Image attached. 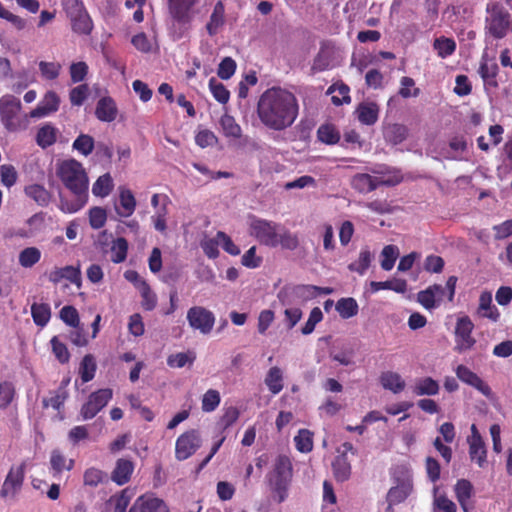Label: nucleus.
<instances>
[{"instance_id": "f257e3e1", "label": "nucleus", "mask_w": 512, "mask_h": 512, "mask_svg": "<svg viewBox=\"0 0 512 512\" xmlns=\"http://www.w3.org/2000/svg\"><path fill=\"white\" fill-rule=\"evenodd\" d=\"M256 113L267 129L284 131L294 124L299 115L298 99L287 89L272 87L260 95Z\"/></svg>"}, {"instance_id": "f03ea898", "label": "nucleus", "mask_w": 512, "mask_h": 512, "mask_svg": "<svg viewBox=\"0 0 512 512\" xmlns=\"http://www.w3.org/2000/svg\"><path fill=\"white\" fill-rule=\"evenodd\" d=\"M56 174L72 194V198L60 195L59 209L67 214L81 210L88 201L89 186L83 165L75 159L64 160L58 164Z\"/></svg>"}, {"instance_id": "7ed1b4c3", "label": "nucleus", "mask_w": 512, "mask_h": 512, "mask_svg": "<svg viewBox=\"0 0 512 512\" xmlns=\"http://www.w3.org/2000/svg\"><path fill=\"white\" fill-rule=\"evenodd\" d=\"M292 475L293 467L290 458L286 455H279L275 459L273 471L269 475V484L278 495L279 502H283L287 497Z\"/></svg>"}, {"instance_id": "20e7f679", "label": "nucleus", "mask_w": 512, "mask_h": 512, "mask_svg": "<svg viewBox=\"0 0 512 512\" xmlns=\"http://www.w3.org/2000/svg\"><path fill=\"white\" fill-rule=\"evenodd\" d=\"M487 17L485 29L495 39H502L507 35L511 24V15L500 3H489L486 7Z\"/></svg>"}, {"instance_id": "39448f33", "label": "nucleus", "mask_w": 512, "mask_h": 512, "mask_svg": "<svg viewBox=\"0 0 512 512\" xmlns=\"http://www.w3.org/2000/svg\"><path fill=\"white\" fill-rule=\"evenodd\" d=\"M403 177L400 171H394L393 174L387 178L379 179L367 173H358L352 177L351 186L359 193L367 194L376 190L379 186H395L401 183Z\"/></svg>"}, {"instance_id": "423d86ee", "label": "nucleus", "mask_w": 512, "mask_h": 512, "mask_svg": "<svg viewBox=\"0 0 512 512\" xmlns=\"http://www.w3.org/2000/svg\"><path fill=\"white\" fill-rule=\"evenodd\" d=\"M281 225L273 221L254 217L250 223V234L265 246L277 247V237Z\"/></svg>"}, {"instance_id": "0eeeda50", "label": "nucleus", "mask_w": 512, "mask_h": 512, "mask_svg": "<svg viewBox=\"0 0 512 512\" xmlns=\"http://www.w3.org/2000/svg\"><path fill=\"white\" fill-rule=\"evenodd\" d=\"M22 104L19 98L6 94L0 98V118L8 131H16L20 126L19 114Z\"/></svg>"}, {"instance_id": "6e6552de", "label": "nucleus", "mask_w": 512, "mask_h": 512, "mask_svg": "<svg viewBox=\"0 0 512 512\" xmlns=\"http://www.w3.org/2000/svg\"><path fill=\"white\" fill-rule=\"evenodd\" d=\"M202 445V437L197 429H189L182 433L175 443V458L184 461L195 454Z\"/></svg>"}, {"instance_id": "1a4fd4ad", "label": "nucleus", "mask_w": 512, "mask_h": 512, "mask_svg": "<svg viewBox=\"0 0 512 512\" xmlns=\"http://www.w3.org/2000/svg\"><path fill=\"white\" fill-rule=\"evenodd\" d=\"M313 285H285L282 287L277 298L283 306L297 305L313 299Z\"/></svg>"}, {"instance_id": "9d476101", "label": "nucleus", "mask_w": 512, "mask_h": 512, "mask_svg": "<svg viewBox=\"0 0 512 512\" xmlns=\"http://www.w3.org/2000/svg\"><path fill=\"white\" fill-rule=\"evenodd\" d=\"M474 324L468 316L460 317L455 326L454 351L464 353L474 347L476 339L472 336Z\"/></svg>"}, {"instance_id": "9b49d317", "label": "nucleus", "mask_w": 512, "mask_h": 512, "mask_svg": "<svg viewBox=\"0 0 512 512\" xmlns=\"http://www.w3.org/2000/svg\"><path fill=\"white\" fill-rule=\"evenodd\" d=\"M113 392L110 388L99 389L91 393L88 400L82 405L81 416L84 420L94 418L112 399Z\"/></svg>"}, {"instance_id": "f8f14e48", "label": "nucleus", "mask_w": 512, "mask_h": 512, "mask_svg": "<svg viewBox=\"0 0 512 512\" xmlns=\"http://www.w3.org/2000/svg\"><path fill=\"white\" fill-rule=\"evenodd\" d=\"M187 321L191 328L202 334H209L215 324L214 314L202 306H193L187 311Z\"/></svg>"}, {"instance_id": "ddd939ff", "label": "nucleus", "mask_w": 512, "mask_h": 512, "mask_svg": "<svg viewBox=\"0 0 512 512\" xmlns=\"http://www.w3.org/2000/svg\"><path fill=\"white\" fill-rule=\"evenodd\" d=\"M25 468V462L21 463L17 467L10 468L0 490V496L2 498H7L9 496L15 497L23 485L25 478Z\"/></svg>"}, {"instance_id": "4468645a", "label": "nucleus", "mask_w": 512, "mask_h": 512, "mask_svg": "<svg viewBox=\"0 0 512 512\" xmlns=\"http://www.w3.org/2000/svg\"><path fill=\"white\" fill-rule=\"evenodd\" d=\"M197 0H168L169 13L178 24L188 26L192 20V8Z\"/></svg>"}, {"instance_id": "2eb2a0df", "label": "nucleus", "mask_w": 512, "mask_h": 512, "mask_svg": "<svg viewBox=\"0 0 512 512\" xmlns=\"http://www.w3.org/2000/svg\"><path fill=\"white\" fill-rule=\"evenodd\" d=\"M455 374L460 381L475 388L485 397L490 398L492 396L490 386L467 366L463 364L458 365L455 368Z\"/></svg>"}, {"instance_id": "dca6fc26", "label": "nucleus", "mask_w": 512, "mask_h": 512, "mask_svg": "<svg viewBox=\"0 0 512 512\" xmlns=\"http://www.w3.org/2000/svg\"><path fill=\"white\" fill-rule=\"evenodd\" d=\"M469 457L471 461L483 468L487 464V449L475 424L471 426V436L468 438Z\"/></svg>"}, {"instance_id": "f3484780", "label": "nucleus", "mask_w": 512, "mask_h": 512, "mask_svg": "<svg viewBox=\"0 0 512 512\" xmlns=\"http://www.w3.org/2000/svg\"><path fill=\"white\" fill-rule=\"evenodd\" d=\"M129 512H169V509L162 499L145 494L134 501Z\"/></svg>"}, {"instance_id": "a211bd4d", "label": "nucleus", "mask_w": 512, "mask_h": 512, "mask_svg": "<svg viewBox=\"0 0 512 512\" xmlns=\"http://www.w3.org/2000/svg\"><path fill=\"white\" fill-rule=\"evenodd\" d=\"M64 279L79 286L81 283L80 266L67 265L61 268L55 267L48 274V280L53 284H58Z\"/></svg>"}, {"instance_id": "6ab92c4d", "label": "nucleus", "mask_w": 512, "mask_h": 512, "mask_svg": "<svg viewBox=\"0 0 512 512\" xmlns=\"http://www.w3.org/2000/svg\"><path fill=\"white\" fill-rule=\"evenodd\" d=\"M60 98L54 91L45 93L42 100L38 103L36 108L30 111L31 118H42L59 109Z\"/></svg>"}, {"instance_id": "aec40b11", "label": "nucleus", "mask_w": 512, "mask_h": 512, "mask_svg": "<svg viewBox=\"0 0 512 512\" xmlns=\"http://www.w3.org/2000/svg\"><path fill=\"white\" fill-rule=\"evenodd\" d=\"M445 289L440 284H433L418 292L417 301L427 310H431L437 306V302L442 300Z\"/></svg>"}, {"instance_id": "412c9836", "label": "nucleus", "mask_w": 512, "mask_h": 512, "mask_svg": "<svg viewBox=\"0 0 512 512\" xmlns=\"http://www.w3.org/2000/svg\"><path fill=\"white\" fill-rule=\"evenodd\" d=\"M118 108L113 98L106 96L98 100L95 115L102 122H112L116 119Z\"/></svg>"}, {"instance_id": "4be33fe9", "label": "nucleus", "mask_w": 512, "mask_h": 512, "mask_svg": "<svg viewBox=\"0 0 512 512\" xmlns=\"http://www.w3.org/2000/svg\"><path fill=\"white\" fill-rule=\"evenodd\" d=\"M133 471L134 463L129 459L120 458L111 473V480L119 486L125 485L130 481Z\"/></svg>"}, {"instance_id": "5701e85b", "label": "nucleus", "mask_w": 512, "mask_h": 512, "mask_svg": "<svg viewBox=\"0 0 512 512\" xmlns=\"http://www.w3.org/2000/svg\"><path fill=\"white\" fill-rule=\"evenodd\" d=\"M499 72L498 64L494 60H488L483 56L480 62L478 73L485 84L492 88L498 87L497 75Z\"/></svg>"}, {"instance_id": "b1692460", "label": "nucleus", "mask_w": 512, "mask_h": 512, "mask_svg": "<svg viewBox=\"0 0 512 512\" xmlns=\"http://www.w3.org/2000/svg\"><path fill=\"white\" fill-rule=\"evenodd\" d=\"M136 208V199L130 189L120 188L119 205L116 206V212L121 217L131 216Z\"/></svg>"}, {"instance_id": "393cba45", "label": "nucleus", "mask_w": 512, "mask_h": 512, "mask_svg": "<svg viewBox=\"0 0 512 512\" xmlns=\"http://www.w3.org/2000/svg\"><path fill=\"white\" fill-rule=\"evenodd\" d=\"M383 136L386 142L398 145L407 138L408 128L399 123L387 124L383 127Z\"/></svg>"}, {"instance_id": "a878e982", "label": "nucleus", "mask_w": 512, "mask_h": 512, "mask_svg": "<svg viewBox=\"0 0 512 512\" xmlns=\"http://www.w3.org/2000/svg\"><path fill=\"white\" fill-rule=\"evenodd\" d=\"M225 22V7L222 1L216 2L213 11L210 15V19L206 24V30L210 36H214L218 33L219 29L224 25Z\"/></svg>"}, {"instance_id": "bb28decb", "label": "nucleus", "mask_w": 512, "mask_h": 512, "mask_svg": "<svg viewBox=\"0 0 512 512\" xmlns=\"http://www.w3.org/2000/svg\"><path fill=\"white\" fill-rule=\"evenodd\" d=\"M455 496L464 512H469L468 501L473 495V485L467 479H459L454 486Z\"/></svg>"}, {"instance_id": "cd10ccee", "label": "nucleus", "mask_w": 512, "mask_h": 512, "mask_svg": "<svg viewBox=\"0 0 512 512\" xmlns=\"http://www.w3.org/2000/svg\"><path fill=\"white\" fill-rule=\"evenodd\" d=\"M380 383L386 390L398 394L404 390L406 384L401 375L397 372L386 371L380 376Z\"/></svg>"}, {"instance_id": "c85d7f7f", "label": "nucleus", "mask_w": 512, "mask_h": 512, "mask_svg": "<svg viewBox=\"0 0 512 512\" xmlns=\"http://www.w3.org/2000/svg\"><path fill=\"white\" fill-rule=\"evenodd\" d=\"M358 120L364 125H373L377 122L379 108L375 103H361L356 110Z\"/></svg>"}, {"instance_id": "c756f323", "label": "nucleus", "mask_w": 512, "mask_h": 512, "mask_svg": "<svg viewBox=\"0 0 512 512\" xmlns=\"http://www.w3.org/2000/svg\"><path fill=\"white\" fill-rule=\"evenodd\" d=\"M58 129L52 124L40 127L36 134V143L42 149L52 146L57 141Z\"/></svg>"}, {"instance_id": "7c9ffc66", "label": "nucleus", "mask_w": 512, "mask_h": 512, "mask_svg": "<svg viewBox=\"0 0 512 512\" xmlns=\"http://www.w3.org/2000/svg\"><path fill=\"white\" fill-rule=\"evenodd\" d=\"M439 383L431 377H424L416 381L412 388L416 396H434L439 393Z\"/></svg>"}, {"instance_id": "2f4dec72", "label": "nucleus", "mask_w": 512, "mask_h": 512, "mask_svg": "<svg viewBox=\"0 0 512 512\" xmlns=\"http://www.w3.org/2000/svg\"><path fill=\"white\" fill-rule=\"evenodd\" d=\"M73 32L79 35H89L93 29V22L87 11L69 18Z\"/></svg>"}, {"instance_id": "473e14b6", "label": "nucleus", "mask_w": 512, "mask_h": 512, "mask_svg": "<svg viewBox=\"0 0 512 512\" xmlns=\"http://www.w3.org/2000/svg\"><path fill=\"white\" fill-rule=\"evenodd\" d=\"M334 477L339 482H344L351 475V465L346 454L338 455L332 462Z\"/></svg>"}, {"instance_id": "72a5a7b5", "label": "nucleus", "mask_w": 512, "mask_h": 512, "mask_svg": "<svg viewBox=\"0 0 512 512\" xmlns=\"http://www.w3.org/2000/svg\"><path fill=\"white\" fill-rule=\"evenodd\" d=\"M479 313L492 321H497L500 317L498 309L492 305V294L484 291L479 298Z\"/></svg>"}, {"instance_id": "f704fd0d", "label": "nucleus", "mask_w": 512, "mask_h": 512, "mask_svg": "<svg viewBox=\"0 0 512 512\" xmlns=\"http://www.w3.org/2000/svg\"><path fill=\"white\" fill-rule=\"evenodd\" d=\"M31 316L37 326H46L51 318L50 305L48 303H33L31 305Z\"/></svg>"}, {"instance_id": "c9c22d12", "label": "nucleus", "mask_w": 512, "mask_h": 512, "mask_svg": "<svg viewBox=\"0 0 512 512\" xmlns=\"http://www.w3.org/2000/svg\"><path fill=\"white\" fill-rule=\"evenodd\" d=\"M317 138L324 144L334 145L340 141V133L335 125L331 123H325L320 125L318 128Z\"/></svg>"}, {"instance_id": "e433bc0d", "label": "nucleus", "mask_w": 512, "mask_h": 512, "mask_svg": "<svg viewBox=\"0 0 512 512\" xmlns=\"http://www.w3.org/2000/svg\"><path fill=\"white\" fill-rule=\"evenodd\" d=\"M25 194L40 206H47L51 200L50 192L39 184H32L25 187Z\"/></svg>"}, {"instance_id": "4c0bfd02", "label": "nucleus", "mask_w": 512, "mask_h": 512, "mask_svg": "<svg viewBox=\"0 0 512 512\" xmlns=\"http://www.w3.org/2000/svg\"><path fill=\"white\" fill-rule=\"evenodd\" d=\"M456 42L453 38H448L445 36H440L435 38L433 42V49L436 51L437 55L445 59L451 56L456 51Z\"/></svg>"}, {"instance_id": "58836bf2", "label": "nucleus", "mask_w": 512, "mask_h": 512, "mask_svg": "<svg viewBox=\"0 0 512 512\" xmlns=\"http://www.w3.org/2000/svg\"><path fill=\"white\" fill-rule=\"evenodd\" d=\"M336 311L343 319H349L358 314L359 306L352 297L341 298L336 303Z\"/></svg>"}, {"instance_id": "ea45409f", "label": "nucleus", "mask_w": 512, "mask_h": 512, "mask_svg": "<svg viewBox=\"0 0 512 512\" xmlns=\"http://www.w3.org/2000/svg\"><path fill=\"white\" fill-rule=\"evenodd\" d=\"M411 492L412 485L410 483H402L389 489L386 500L390 502V504L397 505L404 502Z\"/></svg>"}, {"instance_id": "a19ab883", "label": "nucleus", "mask_w": 512, "mask_h": 512, "mask_svg": "<svg viewBox=\"0 0 512 512\" xmlns=\"http://www.w3.org/2000/svg\"><path fill=\"white\" fill-rule=\"evenodd\" d=\"M265 384L272 394H278L283 389V374L279 367H271L266 375Z\"/></svg>"}, {"instance_id": "79ce46f5", "label": "nucleus", "mask_w": 512, "mask_h": 512, "mask_svg": "<svg viewBox=\"0 0 512 512\" xmlns=\"http://www.w3.org/2000/svg\"><path fill=\"white\" fill-rule=\"evenodd\" d=\"M97 365L95 358L92 354H86L80 363L79 374L82 382L87 383L91 381L96 373Z\"/></svg>"}, {"instance_id": "37998d69", "label": "nucleus", "mask_w": 512, "mask_h": 512, "mask_svg": "<svg viewBox=\"0 0 512 512\" xmlns=\"http://www.w3.org/2000/svg\"><path fill=\"white\" fill-rule=\"evenodd\" d=\"M220 125L226 137L238 139L242 135V129L233 116L224 114L220 118Z\"/></svg>"}, {"instance_id": "c03bdc74", "label": "nucleus", "mask_w": 512, "mask_h": 512, "mask_svg": "<svg viewBox=\"0 0 512 512\" xmlns=\"http://www.w3.org/2000/svg\"><path fill=\"white\" fill-rule=\"evenodd\" d=\"M195 359L196 353L194 351L179 352L169 355L167 364L172 368H183L186 365H192Z\"/></svg>"}, {"instance_id": "a18cd8bd", "label": "nucleus", "mask_w": 512, "mask_h": 512, "mask_svg": "<svg viewBox=\"0 0 512 512\" xmlns=\"http://www.w3.org/2000/svg\"><path fill=\"white\" fill-rule=\"evenodd\" d=\"M281 246L285 250H295L299 246V239L297 234L290 232L285 227L281 226L277 237V246Z\"/></svg>"}, {"instance_id": "49530a36", "label": "nucleus", "mask_w": 512, "mask_h": 512, "mask_svg": "<svg viewBox=\"0 0 512 512\" xmlns=\"http://www.w3.org/2000/svg\"><path fill=\"white\" fill-rule=\"evenodd\" d=\"M41 259V251L37 247H27L18 256L19 264L24 268H31Z\"/></svg>"}, {"instance_id": "de8ad7c7", "label": "nucleus", "mask_w": 512, "mask_h": 512, "mask_svg": "<svg viewBox=\"0 0 512 512\" xmlns=\"http://www.w3.org/2000/svg\"><path fill=\"white\" fill-rule=\"evenodd\" d=\"M296 449L301 453H309L313 449V433L308 429H300L294 437Z\"/></svg>"}, {"instance_id": "09e8293b", "label": "nucleus", "mask_w": 512, "mask_h": 512, "mask_svg": "<svg viewBox=\"0 0 512 512\" xmlns=\"http://www.w3.org/2000/svg\"><path fill=\"white\" fill-rule=\"evenodd\" d=\"M140 294L142 297L141 306L145 311H152L157 305V296L151 290L149 284L142 280L140 282Z\"/></svg>"}, {"instance_id": "8fccbe9b", "label": "nucleus", "mask_w": 512, "mask_h": 512, "mask_svg": "<svg viewBox=\"0 0 512 512\" xmlns=\"http://www.w3.org/2000/svg\"><path fill=\"white\" fill-rule=\"evenodd\" d=\"M113 189V179L109 173L100 176L92 186V193L95 196L106 197Z\"/></svg>"}, {"instance_id": "3c124183", "label": "nucleus", "mask_w": 512, "mask_h": 512, "mask_svg": "<svg viewBox=\"0 0 512 512\" xmlns=\"http://www.w3.org/2000/svg\"><path fill=\"white\" fill-rule=\"evenodd\" d=\"M128 241L123 237H118L111 245V261L113 263H122L127 258Z\"/></svg>"}, {"instance_id": "603ef678", "label": "nucleus", "mask_w": 512, "mask_h": 512, "mask_svg": "<svg viewBox=\"0 0 512 512\" xmlns=\"http://www.w3.org/2000/svg\"><path fill=\"white\" fill-rule=\"evenodd\" d=\"M52 352L55 358L61 364H67L70 361V352L65 343L59 340L58 336H53L50 340Z\"/></svg>"}, {"instance_id": "864d4df0", "label": "nucleus", "mask_w": 512, "mask_h": 512, "mask_svg": "<svg viewBox=\"0 0 512 512\" xmlns=\"http://www.w3.org/2000/svg\"><path fill=\"white\" fill-rule=\"evenodd\" d=\"M372 261V254L368 248L360 251L358 259L349 264L348 268L350 271H355L360 275H363L369 268Z\"/></svg>"}, {"instance_id": "5fc2aeb1", "label": "nucleus", "mask_w": 512, "mask_h": 512, "mask_svg": "<svg viewBox=\"0 0 512 512\" xmlns=\"http://www.w3.org/2000/svg\"><path fill=\"white\" fill-rule=\"evenodd\" d=\"M50 394L51 396L49 398H44L42 400L43 408H48L51 406L53 409L59 411L64 406L69 393L56 389L55 391L50 392Z\"/></svg>"}, {"instance_id": "6e6d98bb", "label": "nucleus", "mask_w": 512, "mask_h": 512, "mask_svg": "<svg viewBox=\"0 0 512 512\" xmlns=\"http://www.w3.org/2000/svg\"><path fill=\"white\" fill-rule=\"evenodd\" d=\"M240 411L237 407L230 406L224 409L222 416L218 421V425L221 428V434L231 427L239 418Z\"/></svg>"}, {"instance_id": "4d7b16f0", "label": "nucleus", "mask_w": 512, "mask_h": 512, "mask_svg": "<svg viewBox=\"0 0 512 512\" xmlns=\"http://www.w3.org/2000/svg\"><path fill=\"white\" fill-rule=\"evenodd\" d=\"M131 501V494L129 490L123 489L119 493L110 497L108 503L114 505V512H126L127 507Z\"/></svg>"}, {"instance_id": "13d9d810", "label": "nucleus", "mask_w": 512, "mask_h": 512, "mask_svg": "<svg viewBox=\"0 0 512 512\" xmlns=\"http://www.w3.org/2000/svg\"><path fill=\"white\" fill-rule=\"evenodd\" d=\"M209 89L213 97L221 104H226L230 98L228 89L215 78L209 80Z\"/></svg>"}, {"instance_id": "bf43d9fd", "label": "nucleus", "mask_w": 512, "mask_h": 512, "mask_svg": "<svg viewBox=\"0 0 512 512\" xmlns=\"http://www.w3.org/2000/svg\"><path fill=\"white\" fill-rule=\"evenodd\" d=\"M381 267L385 271H390L395 264V261L399 255V250L394 245H386L382 250Z\"/></svg>"}, {"instance_id": "052dcab7", "label": "nucleus", "mask_w": 512, "mask_h": 512, "mask_svg": "<svg viewBox=\"0 0 512 512\" xmlns=\"http://www.w3.org/2000/svg\"><path fill=\"white\" fill-rule=\"evenodd\" d=\"M106 473L98 468L91 467L85 470L83 475L84 485L96 487L106 478Z\"/></svg>"}, {"instance_id": "680f3d73", "label": "nucleus", "mask_w": 512, "mask_h": 512, "mask_svg": "<svg viewBox=\"0 0 512 512\" xmlns=\"http://www.w3.org/2000/svg\"><path fill=\"white\" fill-rule=\"evenodd\" d=\"M220 401V393L215 389H209L202 397V410L204 412H213L219 406Z\"/></svg>"}, {"instance_id": "e2e57ef3", "label": "nucleus", "mask_w": 512, "mask_h": 512, "mask_svg": "<svg viewBox=\"0 0 512 512\" xmlns=\"http://www.w3.org/2000/svg\"><path fill=\"white\" fill-rule=\"evenodd\" d=\"M335 91L338 92L339 96L333 95L331 97V101L333 104L339 106V105H342L343 103H350V101H351V97L349 95L350 89L346 84H343V83L340 85L334 84V85L330 86L328 89V93H332Z\"/></svg>"}, {"instance_id": "0e129e2a", "label": "nucleus", "mask_w": 512, "mask_h": 512, "mask_svg": "<svg viewBox=\"0 0 512 512\" xmlns=\"http://www.w3.org/2000/svg\"><path fill=\"white\" fill-rule=\"evenodd\" d=\"M73 148L84 156H88L94 149V139L90 135L80 134L73 142Z\"/></svg>"}, {"instance_id": "69168bd1", "label": "nucleus", "mask_w": 512, "mask_h": 512, "mask_svg": "<svg viewBox=\"0 0 512 512\" xmlns=\"http://www.w3.org/2000/svg\"><path fill=\"white\" fill-rule=\"evenodd\" d=\"M90 89L88 84H80L69 92V99L73 106H81L88 98Z\"/></svg>"}, {"instance_id": "338daca9", "label": "nucleus", "mask_w": 512, "mask_h": 512, "mask_svg": "<svg viewBox=\"0 0 512 512\" xmlns=\"http://www.w3.org/2000/svg\"><path fill=\"white\" fill-rule=\"evenodd\" d=\"M15 397V387L13 383L4 381L0 383V408L8 407Z\"/></svg>"}, {"instance_id": "774afa93", "label": "nucleus", "mask_w": 512, "mask_h": 512, "mask_svg": "<svg viewBox=\"0 0 512 512\" xmlns=\"http://www.w3.org/2000/svg\"><path fill=\"white\" fill-rule=\"evenodd\" d=\"M60 318L63 320V322L73 328H78L80 324L78 311L74 306L71 305L64 306L60 310Z\"/></svg>"}]
</instances>
